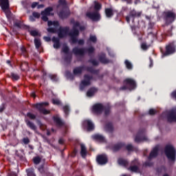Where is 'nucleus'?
<instances>
[{
  "label": "nucleus",
  "mask_w": 176,
  "mask_h": 176,
  "mask_svg": "<svg viewBox=\"0 0 176 176\" xmlns=\"http://www.w3.org/2000/svg\"><path fill=\"white\" fill-rule=\"evenodd\" d=\"M83 31L85 30V26H80L79 22H75L74 23L73 30L69 35L71 38L72 43H76L78 42V36H79V30Z\"/></svg>",
  "instance_id": "obj_1"
},
{
  "label": "nucleus",
  "mask_w": 176,
  "mask_h": 176,
  "mask_svg": "<svg viewBox=\"0 0 176 176\" xmlns=\"http://www.w3.org/2000/svg\"><path fill=\"white\" fill-rule=\"evenodd\" d=\"M60 8H63V10L58 13L59 17L60 19H67L71 13L69 12V10L67 8V2L65 0H59L58 10L60 9Z\"/></svg>",
  "instance_id": "obj_2"
},
{
  "label": "nucleus",
  "mask_w": 176,
  "mask_h": 176,
  "mask_svg": "<svg viewBox=\"0 0 176 176\" xmlns=\"http://www.w3.org/2000/svg\"><path fill=\"white\" fill-rule=\"evenodd\" d=\"M165 154L169 160H172V162L175 160V148L173 145L168 144L166 146Z\"/></svg>",
  "instance_id": "obj_3"
},
{
  "label": "nucleus",
  "mask_w": 176,
  "mask_h": 176,
  "mask_svg": "<svg viewBox=\"0 0 176 176\" xmlns=\"http://www.w3.org/2000/svg\"><path fill=\"white\" fill-rule=\"evenodd\" d=\"M176 52L175 42L169 43L166 45L165 51H162V56H170V54H174Z\"/></svg>",
  "instance_id": "obj_4"
},
{
  "label": "nucleus",
  "mask_w": 176,
  "mask_h": 176,
  "mask_svg": "<svg viewBox=\"0 0 176 176\" xmlns=\"http://www.w3.org/2000/svg\"><path fill=\"white\" fill-rule=\"evenodd\" d=\"M163 17L166 24H171L175 21L176 14L173 11H165L163 12Z\"/></svg>",
  "instance_id": "obj_5"
},
{
  "label": "nucleus",
  "mask_w": 176,
  "mask_h": 176,
  "mask_svg": "<svg viewBox=\"0 0 176 176\" xmlns=\"http://www.w3.org/2000/svg\"><path fill=\"white\" fill-rule=\"evenodd\" d=\"M159 152V146H156L153 151H151L148 157V162H146L144 164V166L145 167H151V166H153V163L151 162V160H152V159H153V157H156L157 156V153Z\"/></svg>",
  "instance_id": "obj_6"
},
{
  "label": "nucleus",
  "mask_w": 176,
  "mask_h": 176,
  "mask_svg": "<svg viewBox=\"0 0 176 176\" xmlns=\"http://www.w3.org/2000/svg\"><path fill=\"white\" fill-rule=\"evenodd\" d=\"M124 86L121 87V90H133L135 89V81L131 78H126L124 81Z\"/></svg>",
  "instance_id": "obj_7"
},
{
  "label": "nucleus",
  "mask_w": 176,
  "mask_h": 176,
  "mask_svg": "<svg viewBox=\"0 0 176 176\" xmlns=\"http://www.w3.org/2000/svg\"><path fill=\"white\" fill-rule=\"evenodd\" d=\"M47 105H49V102H42L34 104L33 107L36 108L41 113H43V115H48V113H50V111L45 109L44 107Z\"/></svg>",
  "instance_id": "obj_8"
},
{
  "label": "nucleus",
  "mask_w": 176,
  "mask_h": 176,
  "mask_svg": "<svg viewBox=\"0 0 176 176\" xmlns=\"http://www.w3.org/2000/svg\"><path fill=\"white\" fill-rule=\"evenodd\" d=\"M86 16L88 17V19L92 20V21H100V20H101V14H100L98 11H94L92 12L88 11L86 13Z\"/></svg>",
  "instance_id": "obj_9"
},
{
  "label": "nucleus",
  "mask_w": 176,
  "mask_h": 176,
  "mask_svg": "<svg viewBox=\"0 0 176 176\" xmlns=\"http://www.w3.org/2000/svg\"><path fill=\"white\" fill-rule=\"evenodd\" d=\"M86 16L88 17V19L92 20V21H100V20H101V14H100L98 11H94L92 12L88 11L86 13Z\"/></svg>",
  "instance_id": "obj_10"
},
{
  "label": "nucleus",
  "mask_w": 176,
  "mask_h": 176,
  "mask_svg": "<svg viewBox=\"0 0 176 176\" xmlns=\"http://www.w3.org/2000/svg\"><path fill=\"white\" fill-rule=\"evenodd\" d=\"M93 79V76L85 74L84 76L83 80L81 81L80 89V90H83L86 86H90L91 84V80Z\"/></svg>",
  "instance_id": "obj_11"
},
{
  "label": "nucleus",
  "mask_w": 176,
  "mask_h": 176,
  "mask_svg": "<svg viewBox=\"0 0 176 176\" xmlns=\"http://www.w3.org/2000/svg\"><path fill=\"white\" fill-rule=\"evenodd\" d=\"M54 13H53V8L49 7L45 8L44 11L41 12V19L43 21H47L49 20V18H47L48 16H54Z\"/></svg>",
  "instance_id": "obj_12"
},
{
  "label": "nucleus",
  "mask_w": 176,
  "mask_h": 176,
  "mask_svg": "<svg viewBox=\"0 0 176 176\" xmlns=\"http://www.w3.org/2000/svg\"><path fill=\"white\" fill-rule=\"evenodd\" d=\"M51 25H53L54 28H50L47 29L48 32H52L54 34L55 32H57V30H58V27L60 26V23L57 21H48V27H51Z\"/></svg>",
  "instance_id": "obj_13"
},
{
  "label": "nucleus",
  "mask_w": 176,
  "mask_h": 176,
  "mask_svg": "<svg viewBox=\"0 0 176 176\" xmlns=\"http://www.w3.org/2000/svg\"><path fill=\"white\" fill-rule=\"evenodd\" d=\"M96 162L98 164L104 166V164H107V163H108V157L105 154L98 155L96 157Z\"/></svg>",
  "instance_id": "obj_14"
},
{
  "label": "nucleus",
  "mask_w": 176,
  "mask_h": 176,
  "mask_svg": "<svg viewBox=\"0 0 176 176\" xmlns=\"http://www.w3.org/2000/svg\"><path fill=\"white\" fill-rule=\"evenodd\" d=\"M138 166L140 164L138 163V160H135L131 162V164L128 170L131 171L132 173H140V169L138 168Z\"/></svg>",
  "instance_id": "obj_15"
},
{
  "label": "nucleus",
  "mask_w": 176,
  "mask_h": 176,
  "mask_svg": "<svg viewBox=\"0 0 176 176\" xmlns=\"http://www.w3.org/2000/svg\"><path fill=\"white\" fill-rule=\"evenodd\" d=\"M102 111H104V106L101 104H96L93 106L92 107V112L95 115H100L102 113Z\"/></svg>",
  "instance_id": "obj_16"
},
{
  "label": "nucleus",
  "mask_w": 176,
  "mask_h": 176,
  "mask_svg": "<svg viewBox=\"0 0 176 176\" xmlns=\"http://www.w3.org/2000/svg\"><path fill=\"white\" fill-rule=\"evenodd\" d=\"M68 32H69V28H62L60 27L58 29V37L59 38H65L68 35Z\"/></svg>",
  "instance_id": "obj_17"
},
{
  "label": "nucleus",
  "mask_w": 176,
  "mask_h": 176,
  "mask_svg": "<svg viewBox=\"0 0 176 176\" xmlns=\"http://www.w3.org/2000/svg\"><path fill=\"white\" fill-rule=\"evenodd\" d=\"M0 5L1 6V9L3 12H7V13H10L9 10V0H0Z\"/></svg>",
  "instance_id": "obj_18"
},
{
  "label": "nucleus",
  "mask_w": 176,
  "mask_h": 176,
  "mask_svg": "<svg viewBox=\"0 0 176 176\" xmlns=\"http://www.w3.org/2000/svg\"><path fill=\"white\" fill-rule=\"evenodd\" d=\"M168 121L170 122H176V108H173L169 111V114L168 116Z\"/></svg>",
  "instance_id": "obj_19"
},
{
  "label": "nucleus",
  "mask_w": 176,
  "mask_h": 176,
  "mask_svg": "<svg viewBox=\"0 0 176 176\" xmlns=\"http://www.w3.org/2000/svg\"><path fill=\"white\" fill-rule=\"evenodd\" d=\"M73 53L76 56H85V53H86V49L85 48H78V47H74L73 49Z\"/></svg>",
  "instance_id": "obj_20"
},
{
  "label": "nucleus",
  "mask_w": 176,
  "mask_h": 176,
  "mask_svg": "<svg viewBox=\"0 0 176 176\" xmlns=\"http://www.w3.org/2000/svg\"><path fill=\"white\" fill-rule=\"evenodd\" d=\"M141 16V12H137L135 10H133L130 12L129 16H126V21L127 23H130V18L131 17H140Z\"/></svg>",
  "instance_id": "obj_21"
},
{
  "label": "nucleus",
  "mask_w": 176,
  "mask_h": 176,
  "mask_svg": "<svg viewBox=\"0 0 176 176\" xmlns=\"http://www.w3.org/2000/svg\"><path fill=\"white\" fill-rule=\"evenodd\" d=\"M146 137L144 136V133H139L135 138V142H142V141H146Z\"/></svg>",
  "instance_id": "obj_22"
},
{
  "label": "nucleus",
  "mask_w": 176,
  "mask_h": 176,
  "mask_svg": "<svg viewBox=\"0 0 176 176\" xmlns=\"http://www.w3.org/2000/svg\"><path fill=\"white\" fill-rule=\"evenodd\" d=\"M54 122L59 126V127H63L65 124V123L58 116H56L53 118Z\"/></svg>",
  "instance_id": "obj_23"
},
{
  "label": "nucleus",
  "mask_w": 176,
  "mask_h": 176,
  "mask_svg": "<svg viewBox=\"0 0 176 176\" xmlns=\"http://www.w3.org/2000/svg\"><path fill=\"white\" fill-rule=\"evenodd\" d=\"M84 124L87 126L88 131H91V130H94V124L91 121L87 120L84 121Z\"/></svg>",
  "instance_id": "obj_24"
},
{
  "label": "nucleus",
  "mask_w": 176,
  "mask_h": 176,
  "mask_svg": "<svg viewBox=\"0 0 176 176\" xmlns=\"http://www.w3.org/2000/svg\"><path fill=\"white\" fill-rule=\"evenodd\" d=\"M104 12L106 14V16L108 17L109 19L112 17L114 14V11L112 8H105Z\"/></svg>",
  "instance_id": "obj_25"
},
{
  "label": "nucleus",
  "mask_w": 176,
  "mask_h": 176,
  "mask_svg": "<svg viewBox=\"0 0 176 176\" xmlns=\"http://www.w3.org/2000/svg\"><path fill=\"white\" fill-rule=\"evenodd\" d=\"M102 8V4L98 1H94V9L95 12H98L99 10H101V8Z\"/></svg>",
  "instance_id": "obj_26"
},
{
  "label": "nucleus",
  "mask_w": 176,
  "mask_h": 176,
  "mask_svg": "<svg viewBox=\"0 0 176 176\" xmlns=\"http://www.w3.org/2000/svg\"><path fill=\"white\" fill-rule=\"evenodd\" d=\"M80 155L82 157H86V155H87V150L86 149V146H84V144H80Z\"/></svg>",
  "instance_id": "obj_27"
},
{
  "label": "nucleus",
  "mask_w": 176,
  "mask_h": 176,
  "mask_svg": "<svg viewBox=\"0 0 176 176\" xmlns=\"http://www.w3.org/2000/svg\"><path fill=\"white\" fill-rule=\"evenodd\" d=\"M99 60H100V63H102V64H108V63H109V60H108V59H107V58H105V54H102L99 56Z\"/></svg>",
  "instance_id": "obj_28"
},
{
  "label": "nucleus",
  "mask_w": 176,
  "mask_h": 176,
  "mask_svg": "<svg viewBox=\"0 0 176 176\" xmlns=\"http://www.w3.org/2000/svg\"><path fill=\"white\" fill-rule=\"evenodd\" d=\"M123 146H124V144L123 143L116 144L112 147V151H113V152H118V151H119V149H121V148H123Z\"/></svg>",
  "instance_id": "obj_29"
},
{
  "label": "nucleus",
  "mask_w": 176,
  "mask_h": 176,
  "mask_svg": "<svg viewBox=\"0 0 176 176\" xmlns=\"http://www.w3.org/2000/svg\"><path fill=\"white\" fill-rule=\"evenodd\" d=\"M118 164L120 166H124V167H128L129 166V162H127V160H124L123 158H120L118 160Z\"/></svg>",
  "instance_id": "obj_30"
},
{
  "label": "nucleus",
  "mask_w": 176,
  "mask_h": 176,
  "mask_svg": "<svg viewBox=\"0 0 176 176\" xmlns=\"http://www.w3.org/2000/svg\"><path fill=\"white\" fill-rule=\"evenodd\" d=\"M95 93H97V89L96 88H91L87 92V97H92V96H94Z\"/></svg>",
  "instance_id": "obj_31"
},
{
  "label": "nucleus",
  "mask_w": 176,
  "mask_h": 176,
  "mask_svg": "<svg viewBox=\"0 0 176 176\" xmlns=\"http://www.w3.org/2000/svg\"><path fill=\"white\" fill-rule=\"evenodd\" d=\"M25 122H26L27 126H28V127H30L31 130H36V126H35V124H34V123H32L28 120H27Z\"/></svg>",
  "instance_id": "obj_32"
},
{
  "label": "nucleus",
  "mask_w": 176,
  "mask_h": 176,
  "mask_svg": "<svg viewBox=\"0 0 176 176\" xmlns=\"http://www.w3.org/2000/svg\"><path fill=\"white\" fill-rule=\"evenodd\" d=\"M89 42H92L93 43H96L97 42V36L96 35L91 34L89 36V38L87 41V43Z\"/></svg>",
  "instance_id": "obj_33"
},
{
  "label": "nucleus",
  "mask_w": 176,
  "mask_h": 176,
  "mask_svg": "<svg viewBox=\"0 0 176 176\" xmlns=\"http://www.w3.org/2000/svg\"><path fill=\"white\" fill-rule=\"evenodd\" d=\"M94 138L98 141H100V142H104V141H105V138L101 135H94Z\"/></svg>",
  "instance_id": "obj_34"
},
{
  "label": "nucleus",
  "mask_w": 176,
  "mask_h": 176,
  "mask_svg": "<svg viewBox=\"0 0 176 176\" xmlns=\"http://www.w3.org/2000/svg\"><path fill=\"white\" fill-rule=\"evenodd\" d=\"M82 71H83V67H76L74 69V75H79L80 74H82Z\"/></svg>",
  "instance_id": "obj_35"
},
{
  "label": "nucleus",
  "mask_w": 176,
  "mask_h": 176,
  "mask_svg": "<svg viewBox=\"0 0 176 176\" xmlns=\"http://www.w3.org/2000/svg\"><path fill=\"white\" fill-rule=\"evenodd\" d=\"M21 52L22 56H24V57H27L28 56V52H27L25 47L22 46L21 47Z\"/></svg>",
  "instance_id": "obj_36"
},
{
  "label": "nucleus",
  "mask_w": 176,
  "mask_h": 176,
  "mask_svg": "<svg viewBox=\"0 0 176 176\" xmlns=\"http://www.w3.org/2000/svg\"><path fill=\"white\" fill-rule=\"evenodd\" d=\"M124 64H125L127 69H133V65L131 64V63L130 61H129V60H126L124 61Z\"/></svg>",
  "instance_id": "obj_37"
},
{
  "label": "nucleus",
  "mask_w": 176,
  "mask_h": 176,
  "mask_svg": "<svg viewBox=\"0 0 176 176\" xmlns=\"http://www.w3.org/2000/svg\"><path fill=\"white\" fill-rule=\"evenodd\" d=\"M34 44L35 46L37 49H39V47H41L42 43H41V40L38 38H35L34 39Z\"/></svg>",
  "instance_id": "obj_38"
},
{
  "label": "nucleus",
  "mask_w": 176,
  "mask_h": 176,
  "mask_svg": "<svg viewBox=\"0 0 176 176\" xmlns=\"http://www.w3.org/2000/svg\"><path fill=\"white\" fill-rule=\"evenodd\" d=\"M26 173L28 174V176H36V175H35V173H34V169H27Z\"/></svg>",
  "instance_id": "obj_39"
},
{
  "label": "nucleus",
  "mask_w": 176,
  "mask_h": 176,
  "mask_svg": "<svg viewBox=\"0 0 176 176\" xmlns=\"http://www.w3.org/2000/svg\"><path fill=\"white\" fill-rule=\"evenodd\" d=\"M105 129L107 131H112L113 130V126H112V123H109L105 126Z\"/></svg>",
  "instance_id": "obj_40"
},
{
  "label": "nucleus",
  "mask_w": 176,
  "mask_h": 176,
  "mask_svg": "<svg viewBox=\"0 0 176 176\" xmlns=\"http://www.w3.org/2000/svg\"><path fill=\"white\" fill-rule=\"evenodd\" d=\"M30 35H32V36H41V34H39V32H38V30L30 31Z\"/></svg>",
  "instance_id": "obj_41"
},
{
  "label": "nucleus",
  "mask_w": 176,
  "mask_h": 176,
  "mask_svg": "<svg viewBox=\"0 0 176 176\" xmlns=\"http://www.w3.org/2000/svg\"><path fill=\"white\" fill-rule=\"evenodd\" d=\"M41 160H42V159L40 157H34L33 158L34 164H39L41 163Z\"/></svg>",
  "instance_id": "obj_42"
},
{
  "label": "nucleus",
  "mask_w": 176,
  "mask_h": 176,
  "mask_svg": "<svg viewBox=\"0 0 176 176\" xmlns=\"http://www.w3.org/2000/svg\"><path fill=\"white\" fill-rule=\"evenodd\" d=\"M63 109L65 115H68V113L69 112V107H68V105H65L63 107Z\"/></svg>",
  "instance_id": "obj_43"
},
{
  "label": "nucleus",
  "mask_w": 176,
  "mask_h": 176,
  "mask_svg": "<svg viewBox=\"0 0 176 176\" xmlns=\"http://www.w3.org/2000/svg\"><path fill=\"white\" fill-rule=\"evenodd\" d=\"M63 52L65 53V54H68L69 52V48L67 45H64L63 47Z\"/></svg>",
  "instance_id": "obj_44"
},
{
  "label": "nucleus",
  "mask_w": 176,
  "mask_h": 176,
  "mask_svg": "<svg viewBox=\"0 0 176 176\" xmlns=\"http://www.w3.org/2000/svg\"><path fill=\"white\" fill-rule=\"evenodd\" d=\"M11 76L13 80H19L20 79V76L17 74H12Z\"/></svg>",
  "instance_id": "obj_45"
},
{
  "label": "nucleus",
  "mask_w": 176,
  "mask_h": 176,
  "mask_svg": "<svg viewBox=\"0 0 176 176\" xmlns=\"http://www.w3.org/2000/svg\"><path fill=\"white\" fill-rule=\"evenodd\" d=\"M141 48H142L143 50H147V49L149 48V46H148V45H146V43H142V45H141Z\"/></svg>",
  "instance_id": "obj_46"
},
{
  "label": "nucleus",
  "mask_w": 176,
  "mask_h": 176,
  "mask_svg": "<svg viewBox=\"0 0 176 176\" xmlns=\"http://www.w3.org/2000/svg\"><path fill=\"white\" fill-rule=\"evenodd\" d=\"M27 116L28 118H30V119H32V120H34V119L36 118V116H35V115L32 114V113H28Z\"/></svg>",
  "instance_id": "obj_47"
},
{
  "label": "nucleus",
  "mask_w": 176,
  "mask_h": 176,
  "mask_svg": "<svg viewBox=\"0 0 176 176\" xmlns=\"http://www.w3.org/2000/svg\"><path fill=\"white\" fill-rule=\"evenodd\" d=\"M87 52L88 54H91L92 53H94V47H90L89 48H88L87 50Z\"/></svg>",
  "instance_id": "obj_48"
},
{
  "label": "nucleus",
  "mask_w": 176,
  "mask_h": 176,
  "mask_svg": "<svg viewBox=\"0 0 176 176\" xmlns=\"http://www.w3.org/2000/svg\"><path fill=\"white\" fill-rule=\"evenodd\" d=\"M52 104H54V105H60V102L58 99H53Z\"/></svg>",
  "instance_id": "obj_49"
},
{
  "label": "nucleus",
  "mask_w": 176,
  "mask_h": 176,
  "mask_svg": "<svg viewBox=\"0 0 176 176\" xmlns=\"http://www.w3.org/2000/svg\"><path fill=\"white\" fill-rule=\"evenodd\" d=\"M23 142L27 145V144H30V139L28 138H25L23 139Z\"/></svg>",
  "instance_id": "obj_50"
},
{
  "label": "nucleus",
  "mask_w": 176,
  "mask_h": 176,
  "mask_svg": "<svg viewBox=\"0 0 176 176\" xmlns=\"http://www.w3.org/2000/svg\"><path fill=\"white\" fill-rule=\"evenodd\" d=\"M54 49H58L60 47V41L54 43Z\"/></svg>",
  "instance_id": "obj_51"
},
{
  "label": "nucleus",
  "mask_w": 176,
  "mask_h": 176,
  "mask_svg": "<svg viewBox=\"0 0 176 176\" xmlns=\"http://www.w3.org/2000/svg\"><path fill=\"white\" fill-rule=\"evenodd\" d=\"M33 17H35L36 19H39L41 17V14L38 12H33Z\"/></svg>",
  "instance_id": "obj_52"
},
{
  "label": "nucleus",
  "mask_w": 176,
  "mask_h": 176,
  "mask_svg": "<svg viewBox=\"0 0 176 176\" xmlns=\"http://www.w3.org/2000/svg\"><path fill=\"white\" fill-rule=\"evenodd\" d=\"M149 115H155L156 113V110L151 109L148 111Z\"/></svg>",
  "instance_id": "obj_53"
},
{
  "label": "nucleus",
  "mask_w": 176,
  "mask_h": 176,
  "mask_svg": "<svg viewBox=\"0 0 176 176\" xmlns=\"http://www.w3.org/2000/svg\"><path fill=\"white\" fill-rule=\"evenodd\" d=\"M50 78L52 79V80H57L56 75H51V76H50Z\"/></svg>",
  "instance_id": "obj_54"
},
{
  "label": "nucleus",
  "mask_w": 176,
  "mask_h": 176,
  "mask_svg": "<svg viewBox=\"0 0 176 176\" xmlns=\"http://www.w3.org/2000/svg\"><path fill=\"white\" fill-rule=\"evenodd\" d=\"M126 148L127 151H133V145L131 144H128Z\"/></svg>",
  "instance_id": "obj_55"
},
{
  "label": "nucleus",
  "mask_w": 176,
  "mask_h": 176,
  "mask_svg": "<svg viewBox=\"0 0 176 176\" xmlns=\"http://www.w3.org/2000/svg\"><path fill=\"white\" fill-rule=\"evenodd\" d=\"M91 63L92 65H98V61H97L96 60H91Z\"/></svg>",
  "instance_id": "obj_56"
},
{
  "label": "nucleus",
  "mask_w": 176,
  "mask_h": 176,
  "mask_svg": "<svg viewBox=\"0 0 176 176\" xmlns=\"http://www.w3.org/2000/svg\"><path fill=\"white\" fill-rule=\"evenodd\" d=\"M7 176H17V174H16L14 172H10Z\"/></svg>",
  "instance_id": "obj_57"
},
{
  "label": "nucleus",
  "mask_w": 176,
  "mask_h": 176,
  "mask_svg": "<svg viewBox=\"0 0 176 176\" xmlns=\"http://www.w3.org/2000/svg\"><path fill=\"white\" fill-rule=\"evenodd\" d=\"M52 42H54V43H56L57 42H60V40L58 38L53 37L52 38Z\"/></svg>",
  "instance_id": "obj_58"
},
{
  "label": "nucleus",
  "mask_w": 176,
  "mask_h": 176,
  "mask_svg": "<svg viewBox=\"0 0 176 176\" xmlns=\"http://www.w3.org/2000/svg\"><path fill=\"white\" fill-rule=\"evenodd\" d=\"M78 45H84V43H85V40H83V39H80V40L78 41Z\"/></svg>",
  "instance_id": "obj_59"
},
{
  "label": "nucleus",
  "mask_w": 176,
  "mask_h": 176,
  "mask_svg": "<svg viewBox=\"0 0 176 176\" xmlns=\"http://www.w3.org/2000/svg\"><path fill=\"white\" fill-rule=\"evenodd\" d=\"M122 2H126V3L131 4L133 3V0H122Z\"/></svg>",
  "instance_id": "obj_60"
},
{
  "label": "nucleus",
  "mask_w": 176,
  "mask_h": 176,
  "mask_svg": "<svg viewBox=\"0 0 176 176\" xmlns=\"http://www.w3.org/2000/svg\"><path fill=\"white\" fill-rule=\"evenodd\" d=\"M38 6V3L34 2L32 4V8L34 9V8H36Z\"/></svg>",
  "instance_id": "obj_61"
},
{
  "label": "nucleus",
  "mask_w": 176,
  "mask_h": 176,
  "mask_svg": "<svg viewBox=\"0 0 176 176\" xmlns=\"http://www.w3.org/2000/svg\"><path fill=\"white\" fill-rule=\"evenodd\" d=\"M44 40L46 41V42H50V37H47V36H45L44 37Z\"/></svg>",
  "instance_id": "obj_62"
},
{
  "label": "nucleus",
  "mask_w": 176,
  "mask_h": 176,
  "mask_svg": "<svg viewBox=\"0 0 176 176\" xmlns=\"http://www.w3.org/2000/svg\"><path fill=\"white\" fill-rule=\"evenodd\" d=\"M171 96H172L173 98H175V99H176V91H173V92L171 94Z\"/></svg>",
  "instance_id": "obj_63"
},
{
  "label": "nucleus",
  "mask_w": 176,
  "mask_h": 176,
  "mask_svg": "<svg viewBox=\"0 0 176 176\" xmlns=\"http://www.w3.org/2000/svg\"><path fill=\"white\" fill-rule=\"evenodd\" d=\"M40 127L41 130H46V125L42 124Z\"/></svg>",
  "instance_id": "obj_64"
}]
</instances>
